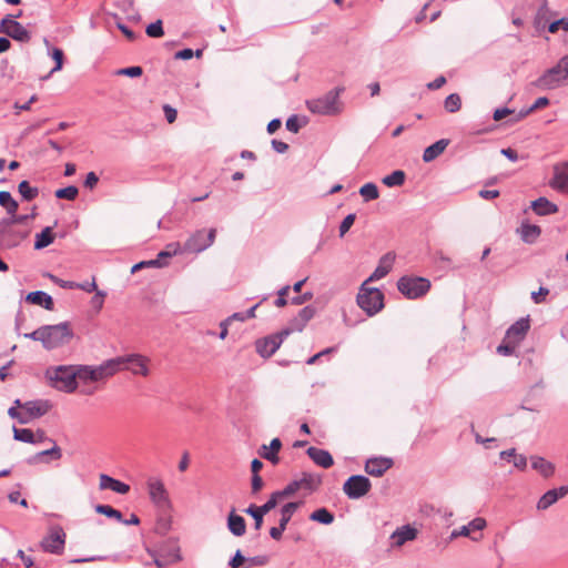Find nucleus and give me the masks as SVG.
<instances>
[{"label":"nucleus","instance_id":"nucleus-5","mask_svg":"<svg viewBox=\"0 0 568 568\" xmlns=\"http://www.w3.org/2000/svg\"><path fill=\"white\" fill-rule=\"evenodd\" d=\"M342 91V88H337L321 98L308 100L306 102L307 109L312 113L321 115H335L341 113L343 103L339 101V94Z\"/></svg>","mask_w":568,"mask_h":568},{"label":"nucleus","instance_id":"nucleus-25","mask_svg":"<svg viewBox=\"0 0 568 568\" xmlns=\"http://www.w3.org/2000/svg\"><path fill=\"white\" fill-rule=\"evenodd\" d=\"M486 527V520L481 517L473 519L468 525L454 529L450 534V539L458 537H469L471 531L483 530Z\"/></svg>","mask_w":568,"mask_h":568},{"label":"nucleus","instance_id":"nucleus-54","mask_svg":"<svg viewBox=\"0 0 568 568\" xmlns=\"http://www.w3.org/2000/svg\"><path fill=\"white\" fill-rule=\"evenodd\" d=\"M517 346V344L505 336L503 343L497 347V352L501 355H511Z\"/></svg>","mask_w":568,"mask_h":568},{"label":"nucleus","instance_id":"nucleus-29","mask_svg":"<svg viewBox=\"0 0 568 568\" xmlns=\"http://www.w3.org/2000/svg\"><path fill=\"white\" fill-rule=\"evenodd\" d=\"M530 463L532 469L538 471L542 477L549 478L555 473V465L540 456H531Z\"/></svg>","mask_w":568,"mask_h":568},{"label":"nucleus","instance_id":"nucleus-41","mask_svg":"<svg viewBox=\"0 0 568 568\" xmlns=\"http://www.w3.org/2000/svg\"><path fill=\"white\" fill-rule=\"evenodd\" d=\"M404 181H405V173L400 170L394 171L393 173H390L389 175H386L383 179V183L389 187L399 186L404 183Z\"/></svg>","mask_w":568,"mask_h":568},{"label":"nucleus","instance_id":"nucleus-8","mask_svg":"<svg viewBox=\"0 0 568 568\" xmlns=\"http://www.w3.org/2000/svg\"><path fill=\"white\" fill-rule=\"evenodd\" d=\"M62 458V449L59 445L38 429V465L59 464Z\"/></svg>","mask_w":568,"mask_h":568},{"label":"nucleus","instance_id":"nucleus-43","mask_svg":"<svg viewBox=\"0 0 568 568\" xmlns=\"http://www.w3.org/2000/svg\"><path fill=\"white\" fill-rule=\"evenodd\" d=\"M79 190L74 185H70L63 189H59L54 192V195L58 199H63L68 201H74L78 197Z\"/></svg>","mask_w":568,"mask_h":568},{"label":"nucleus","instance_id":"nucleus-30","mask_svg":"<svg viewBox=\"0 0 568 568\" xmlns=\"http://www.w3.org/2000/svg\"><path fill=\"white\" fill-rule=\"evenodd\" d=\"M295 480L298 484L300 490L304 489L310 493L317 490L322 484L321 476L311 473H303L302 477Z\"/></svg>","mask_w":568,"mask_h":568},{"label":"nucleus","instance_id":"nucleus-45","mask_svg":"<svg viewBox=\"0 0 568 568\" xmlns=\"http://www.w3.org/2000/svg\"><path fill=\"white\" fill-rule=\"evenodd\" d=\"M94 509L98 514L123 521L122 514L109 505H97Z\"/></svg>","mask_w":568,"mask_h":568},{"label":"nucleus","instance_id":"nucleus-22","mask_svg":"<svg viewBox=\"0 0 568 568\" xmlns=\"http://www.w3.org/2000/svg\"><path fill=\"white\" fill-rule=\"evenodd\" d=\"M568 494V487L562 486L557 489H550L546 491L537 503L538 510H546L552 506L558 499L565 497Z\"/></svg>","mask_w":568,"mask_h":568},{"label":"nucleus","instance_id":"nucleus-28","mask_svg":"<svg viewBox=\"0 0 568 568\" xmlns=\"http://www.w3.org/2000/svg\"><path fill=\"white\" fill-rule=\"evenodd\" d=\"M227 528L236 537L243 536L246 531L245 519L237 515L234 509L227 516Z\"/></svg>","mask_w":568,"mask_h":568},{"label":"nucleus","instance_id":"nucleus-42","mask_svg":"<svg viewBox=\"0 0 568 568\" xmlns=\"http://www.w3.org/2000/svg\"><path fill=\"white\" fill-rule=\"evenodd\" d=\"M300 503H288L283 506L281 509V519L280 523L282 526H286L288 521L291 520L293 514L296 511V509L300 507Z\"/></svg>","mask_w":568,"mask_h":568},{"label":"nucleus","instance_id":"nucleus-7","mask_svg":"<svg viewBox=\"0 0 568 568\" xmlns=\"http://www.w3.org/2000/svg\"><path fill=\"white\" fill-rule=\"evenodd\" d=\"M356 301L368 316H374L384 308V294L378 288L369 287L368 281L361 285Z\"/></svg>","mask_w":568,"mask_h":568},{"label":"nucleus","instance_id":"nucleus-4","mask_svg":"<svg viewBox=\"0 0 568 568\" xmlns=\"http://www.w3.org/2000/svg\"><path fill=\"white\" fill-rule=\"evenodd\" d=\"M564 84H568V55L562 57L555 67L534 82L540 90H554Z\"/></svg>","mask_w":568,"mask_h":568},{"label":"nucleus","instance_id":"nucleus-6","mask_svg":"<svg viewBox=\"0 0 568 568\" xmlns=\"http://www.w3.org/2000/svg\"><path fill=\"white\" fill-rule=\"evenodd\" d=\"M109 363H113L115 365L114 375L124 369L131 372L133 375L143 377H146L150 374V359L141 354H130L109 358Z\"/></svg>","mask_w":568,"mask_h":568},{"label":"nucleus","instance_id":"nucleus-50","mask_svg":"<svg viewBox=\"0 0 568 568\" xmlns=\"http://www.w3.org/2000/svg\"><path fill=\"white\" fill-rule=\"evenodd\" d=\"M38 306L43 307L48 311H53L54 302L49 294L38 291Z\"/></svg>","mask_w":568,"mask_h":568},{"label":"nucleus","instance_id":"nucleus-38","mask_svg":"<svg viewBox=\"0 0 568 568\" xmlns=\"http://www.w3.org/2000/svg\"><path fill=\"white\" fill-rule=\"evenodd\" d=\"M444 109L448 113H456L462 109V98L458 93L449 94L444 101Z\"/></svg>","mask_w":568,"mask_h":568},{"label":"nucleus","instance_id":"nucleus-10","mask_svg":"<svg viewBox=\"0 0 568 568\" xmlns=\"http://www.w3.org/2000/svg\"><path fill=\"white\" fill-rule=\"evenodd\" d=\"M146 490L150 500L160 509H168L171 507V500L168 489L163 480L159 477L151 476L146 479Z\"/></svg>","mask_w":568,"mask_h":568},{"label":"nucleus","instance_id":"nucleus-51","mask_svg":"<svg viewBox=\"0 0 568 568\" xmlns=\"http://www.w3.org/2000/svg\"><path fill=\"white\" fill-rule=\"evenodd\" d=\"M281 501L280 499V495H276L275 493H273L270 497V499L262 506H257V509L263 514H267L268 511H271L272 509H274L277 504Z\"/></svg>","mask_w":568,"mask_h":568},{"label":"nucleus","instance_id":"nucleus-37","mask_svg":"<svg viewBox=\"0 0 568 568\" xmlns=\"http://www.w3.org/2000/svg\"><path fill=\"white\" fill-rule=\"evenodd\" d=\"M55 239V233L53 232V227L47 226L44 227L40 234H38V250L49 246L53 243Z\"/></svg>","mask_w":568,"mask_h":568},{"label":"nucleus","instance_id":"nucleus-57","mask_svg":"<svg viewBox=\"0 0 568 568\" xmlns=\"http://www.w3.org/2000/svg\"><path fill=\"white\" fill-rule=\"evenodd\" d=\"M355 214H348L344 217L339 225V236H344L355 222Z\"/></svg>","mask_w":568,"mask_h":568},{"label":"nucleus","instance_id":"nucleus-27","mask_svg":"<svg viewBox=\"0 0 568 568\" xmlns=\"http://www.w3.org/2000/svg\"><path fill=\"white\" fill-rule=\"evenodd\" d=\"M99 479H100V484H99L100 489H111L121 495H125L130 490L129 485H126L118 479H114L105 474H101Z\"/></svg>","mask_w":568,"mask_h":568},{"label":"nucleus","instance_id":"nucleus-39","mask_svg":"<svg viewBox=\"0 0 568 568\" xmlns=\"http://www.w3.org/2000/svg\"><path fill=\"white\" fill-rule=\"evenodd\" d=\"M310 519L324 525H329L334 521V516L326 508H320L311 514Z\"/></svg>","mask_w":568,"mask_h":568},{"label":"nucleus","instance_id":"nucleus-49","mask_svg":"<svg viewBox=\"0 0 568 568\" xmlns=\"http://www.w3.org/2000/svg\"><path fill=\"white\" fill-rule=\"evenodd\" d=\"M244 511L253 517V520L255 521V529H261L264 515L257 509V506L250 505Z\"/></svg>","mask_w":568,"mask_h":568},{"label":"nucleus","instance_id":"nucleus-36","mask_svg":"<svg viewBox=\"0 0 568 568\" xmlns=\"http://www.w3.org/2000/svg\"><path fill=\"white\" fill-rule=\"evenodd\" d=\"M0 205L3 206L11 215H13L18 210L17 201L7 191H0Z\"/></svg>","mask_w":568,"mask_h":568},{"label":"nucleus","instance_id":"nucleus-48","mask_svg":"<svg viewBox=\"0 0 568 568\" xmlns=\"http://www.w3.org/2000/svg\"><path fill=\"white\" fill-rule=\"evenodd\" d=\"M549 104V100L546 97L538 98L535 103L525 112H520L516 120H521L529 113L542 109Z\"/></svg>","mask_w":568,"mask_h":568},{"label":"nucleus","instance_id":"nucleus-17","mask_svg":"<svg viewBox=\"0 0 568 568\" xmlns=\"http://www.w3.org/2000/svg\"><path fill=\"white\" fill-rule=\"evenodd\" d=\"M0 32L21 41L29 38L24 27L11 18H4L0 22Z\"/></svg>","mask_w":568,"mask_h":568},{"label":"nucleus","instance_id":"nucleus-14","mask_svg":"<svg viewBox=\"0 0 568 568\" xmlns=\"http://www.w3.org/2000/svg\"><path fill=\"white\" fill-rule=\"evenodd\" d=\"M288 335V331L278 335H272L256 342V351L262 357H271L281 346L283 337Z\"/></svg>","mask_w":568,"mask_h":568},{"label":"nucleus","instance_id":"nucleus-60","mask_svg":"<svg viewBox=\"0 0 568 568\" xmlns=\"http://www.w3.org/2000/svg\"><path fill=\"white\" fill-rule=\"evenodd\" d=\"M105 293L98 291L95 295L91 298V305L95 308L97 312H100L103 307Z\"/></svg>","mask_w":568,"mask_h":568},{"label":"nucleus","instance_id":"nucleus-12","mask_svg":"<svg viewBox=\"0 0 568 568\" xmlns=\"http://www.w3.org/2000/svg\"><path fill=\"white\" fill-rule=\"evenodd\" d=\"M372 488L371 480L362 475L351 476L343 485V491L349 499H359Z\"/></svg>","mask_w":568,"mask_h":568},{"label":"nucleus","instance_id":"nucleus-46","mask_svg":"<svg viewBox=\"0 0 568 568\" xmlns=\"http://www.w3.org/2000/svg\"><path fill=\"white\" fill-rule=\"evenodd\" d=\"M165 265H168V262H160V258L142 261L132 266L131 273H136L138 271H140L144 267H163Z\"/></svg>","mask_w":568,"mask_h":568},{"label":"nucleus","instance_id":"nucleus-11","mask_svg":"<svg viewBox=\"0 0 568 568\" xmlns=\"http://www.w3.org/2000/svg\"><path fill=\"white\" fill-rule=\"evenodd\" d=\"M216 236V229H210L207 232L199 230L194 232L184 243V251L189 253H200L210 247Z\"/></svg>","mask_w":568,"mask_h":568},{"label":"nucleus","instance_id":"nucleus-62","mask_svg":"<svg viewBox=\"0 0 568 568\" xmlns=\"http://www.w3.org/2000/svg\"><path fill=\"white\" fill-rule=\"evenodd\" d=\"M549 294V290L546 287H539L537 292L531 293V298L536 304H540L545 302L547 295Z\"/></svg>","mask_w":568,"mask_h":568},{"label":"nucleus","instance_id":"nucleus-59","mask_svg":"<svg viewBox=\"0 0 568 568\" xmlns=\"http://www.w3.org/2000/svg\"><path fill=\"white\" fill-rule=\"evenodd\" d=\"M559 29H564L565 31H568V19L562 18L557 21H554L549 24L548 31L550 33H556Z\"/></svg>","mask_w":568,"mask_h":568},{"label":"nucleus","instance_id":"nucleus-52","mask_svg":"<svg viewBox=\"0 0 568 568\" xmlns=\"http://www.w3.org/2000/svg\"><path fill=\"white\" fill-rule=\"evenodd\" d=\"M146 34L151 38H161L164 34L162 21L158 20L146 27Z\"/></svg>","mask_w":568,"mask_h":568},{"label":"nucleus","instance_id":"nucleus-55","mask_svg":"<svg viewBox=\"0 0 568 568\" xmlns=\"http://www.w3.org/2000/svg\"><path fill=\"white\" fill-rule=\"evenodd\" d=\"M203 54V50L199 49L196 51H193L192 49H183L175 53V59L178 60H189L193 58L194 55L196 58H201Z\"/></svg>","mask_w":568,"mask_h":568},{"label":"nucleus","instance_id":"nucleus-64","mask_svg":"<svg viewBox=\"0 0 568 568\" xmlns=\"http://www.w3.org/2000/svg\"><path fill=\"white\" fill-rule=\"evenodd\" d=\"M301 125L298 123V119L296 115H293L291 118L287 119L286 121V129L293 133H297L298 130H300Z\"/></svg>","mask_w":568,"mask_h":568},{"label":"nucleus","instance_id":"nucleus-35","mask_svg":"<svg viewBox=\"0 0 568 568\" xmlns=\"http://www.w3.org/2000/svg\"><path fill=\"white\" fill-rule=\"evenodd\" d=\"M43 276H48L49 278H51L55 283L60 284L62 287H79V288L84 290V291H87L89 293L93 292V291H97V283H95L94 280L91 283H87V284H74V283H65L63 281H60L55 276H53V275H51L49 273H44Z\"/></svg>","mask_w":568,"mask_h":568},{"label":"nucleus","instance_id":"nucleus-1","mask_svg":"<svg viewBox=\"0 0 568 568\" xmlns=\"http://www.w3.org/2000/svg\"><path fill=\"white\" fill-rule=\"evenodd\" d=\"M115 365L109 359L99 365H75L77 392L91 396L98 390V383H104L114 376Z\"/></svg>","mask_w":568,"mask_h":568},{"label":"nucleus","instance_id":"nucleus-19","mask_svg":"<svg viewBox=\"0 0 568 568\" xmlns=\"http://www.w3.org/2000/svg\"><path fill=\"white\" fill-rule=\"evenodd\" d=\"M393 466V460L385 457L371 458L365 464V471L374 477L383 476Z\"/></svg>","mask_w":568,"mask_h":568},{"label":"nucleus","instance_id":"nucleus-20","mask_svg":"<svg viewBox=\"0 0 568 568\" xmlns=\"http://www.w3.org/2000/svg\"><path fill=\"white\" fill-rule=\"evenodd\" d=\"M17 407L9 409V415L12 418H17L21 424L29 423L36 416V405L33 403H27L21 405L20 400H16Z\"/></svg>","mask_w":568,"mask_h":568},{"label":"nucleus","instance_id":"nucleus-3","mask_svg":"<svg viewBox=\"0 0 568 568\" xmlns=\"http://www.w3.org/2000/svg\"><path fill=\"white\" fill-rule=\"evenodd\" d=\"M47 384L60 392L72 394L77 392L75 365L50 366L44 372Z\"/></svg>","mask_w":568,"mask_h":568},{"label":"nucleus","instance_id":"nucleus-2","mask_svg":"<svg viewBox=\"0 0 568 568\" xmlns=\"http://www.w3.org/2000/svg\"><path fill=\"white\" fill-rule=\"evenodd\" d=\"M74 337V332L69 322L55 325H44L38 328V341L47 349H57L67 346Z\"/></svg>","mask_w":568,"mask_h":568},{"label":"nucleus","instance_id":"nucleus-16","mask_svg":"<svg viewBox=\"0 0 568 568\" xmlns=\"http://www.w3.org/2000/svg\"><path fill=\"white\" fill-rule=\"evenodd\" d=\"M530 328V318L529 316L523 317L515 322L506 332V337L509 338L513 343L519 345L520 342L525 338L528 331Z\"/></svg>","mask_w":568,"mask_h":568},{"label":"nucleus","instance_id":"nucleus-26","mask_svg":"<svg viewBox=\"0 0 568 568\" xmlns=\"http://www.w3.org/2000/svg\"><path fill=\"white\" fill-rule=\"evenodd\" d=\"M307 455L316 465L323 468H329L334 464L332 455L325 449L310 447Z\"/></svg>","mask_w":568,"mask_h":568},{"label":"nucleus","instance_id":"nucleus-24","mask_svg":"<svg viewBox=\"0 0 568 568\" xmlns=\"http://www.w3.org/2000/svg\"><path fill=\"white\" fill-rule=\"evenodd\" d=\"M282 448V442L278 438H273L270 445H262L258 454L262 458L270 460L273 465L278 464V452Z\"/></svg>","mask_w":568,"mask_h":568},{"label":"nucleus","instance_id":"nucleus-56","mask_svg":"<svg viewBox=\"0 0 568 568\" xmlns=\"http://www.w3.org/2000/svg\"><path fill=\"white\" fill-rule=\"evenodd\" d=\"M142 73H143L142 68L138 67V65L119 69L116 71L118 75H126V77H131V78H138V77L142 75Z\"/></svg>","mask_w":568,"mask_h":568},{"label":"nucleus","instance_id":"nucleus-21","mask_svg":"<svg viewBox=\"0 0 568 568\" xmlns=\"http://www.w3.org/2000/svg\"><path fill=\"white\" fill-rule=\"evenodd\" d=\"M550 186L560 192H568V162L555 165Z\"/></svg>","mask_w":568,"mask_h":568},{"label":"nucleus","instance_id":"nucleus-13","mask_svg":"<svg viewBox=\"0 0 568 568\" xmlns=\"http://www.w3.org/2000/svg\"><path fill=\"white\" fill-rule=\"evenodd\" d=\"M65 537L67 535L61 527H52L48 535L43 537L41 547L47 552L61 555L64 549Z\"/></svg>","mask_w":568,"mask_h":568},{"label":"nucleus","instance_id":"nucleus-33","mask_svg":"<svg viewBox=\"0 0 568 568\" xmlns=\"http://www.w3.org/2000/svg\"><path fill=\"white\" fill-rule=\"evenodd\" d=\"M520 237L526 243H534L540 235L541 230L538 225L523 222L518 230Z\"/></svg>","mask_w":568,"mask_h":568},{"label":"nucleus","instance_id":"nucleus-40","mask_svg":"<svg viewBox=\"0 0 568 568\" xmlns=\"http://www.w3.org/2000/svg\"><path fill=\"white\" fill-rule=\"evenodd\" d=\"M315 310L311 306H306L300 311L298 316L295 318L296 328L302 331L306 323L313 318Z\"/></svg>","mask_w":568,"mask_h":568},{"label":"nucleus","instance_id":"nucleus-15","mask_svg":"<svg viewBox=\"0 0 568 568\" xmlns=\"http://www.w3.org/2000/svg\"><path fill=\"white\" fill-rule=\"evenodd\" d=\"M48 58H50L54 62V65L52 68L48 69L45 67V61L41 62L40 71L38 72L41 80L49 79L52 73L60 71L62 69L64 53L59 48H51V49L49 48Z\"/></svg>","mask_w":568,"mask_h":568},{"label":"nucleus","instance_id":"nucleus-23","mask_svg":"<svg viewBox=\"0 0 568 568\" xmlns=\"http://www.w3.org/2000/svg\"><path fill=\"white\" fill-rule=\"evenodd\" d=\"M395 261V256L390 253L385 254L379 263L378 266L375 268V271L372 273V275L366 280L369 282L381 280L385 277L392 270L393 264Z\"/></svg>","mask_w":568,"mask_h":568},{"label":"nucleus","instance_id":"nucleus-63","mask_svg":"<svg viewBox=\"0 0 568 568\" xmlns=\"http://www.w3.org/2000/svg\"><path fill=\"white\" fill-rule=\"evenodd\" d=\"M247 559L242 555L240 550H237L234 557L230 561L231 568H240L243 564H245Z\"/></svg>","mask_w":568,"mask_h":568},{"label":"nucleus","instance_id":"nucleus-31","mask_svg":"<svg viewBox=\"0 0 568 568\" xmlns=\"http://www.w3.org/2000/svg\"><path fill=\"white\" fill-rule=\"evenodd\" d=\"M531 209L540 216L555 214L558 212V206L546 197H539L531 202Z\"/></svg>","mask_w":568,"mask_h":568},{"label":"nucleus","instance_id":"nucleus-58","mask_svg":"<svg viewBox=\"0 0 568 568\" xmlns=\"http://www.w3.org/2000/svg\"><path fill=\"white\" fill-rule=\"evenodd\" d=\"M290 290H291V287L288 285H286L278 291V293H277L278 297L275 301L276 307H284L287 305L286 296L288 295Z\"/></svg>","mask_w":568,"mask_h":568},{"label":"nucleus","instance_id":"nucleus-18","mask_svg":"<svg viewBox=\"0 0 568 568\" xmlns=\"http://www.w3.org/2000/svg\"><path fill=\"white\" fill-rule=\"evenodd\" d=\"M417 529L405 525L397 528L390 536V546L395 548L402 547L405 542L412 541L417 537Z\"/></svg>","mask_w":568,"mask_h":568},{"label":"nucleus","instance_id":"nucleus-9","mask_svg":"<svg viewBox=\"0 0 568 568\" xmlns=\"http://www.w3.org/2000/svg\"><path fill=\"white\" fill-rule=\"evenodd\" d=\"M398 291L408 298H418L430 288V282L424 277L403 276L397 282Z\"/></svg>","mask_w":568,"mask_h":568},{"label":"nucleus","instance_id":"nucleus-44","mask_svg":"<svg viewBox=\"0 0 568 568\" xmlns=\"http://www.w3.org/2000/svg\"><path fill=\"white\" fill-rule=\"evenodd\" d=\"M359 194L365 201L376 200L379 196L377 186L374 183H366L359 189Z\"/></svg>","mask_w":568,"mask_h":568},{"label":"nucleus","instance_id":"nucleus-47","mask_svg":"<svg viewBox=\"0 0 568 568\" xmlns=\"http://www.w3.org/2000/svg\"><path fill=\"white\" fill-rule=\"evenodd\" d=\"M14 439L21 440L24 443H33L34 442V435L31 429L27 428H13Z\"/></svg>","mask_w":568,"mask_h":568},{"label":"nucleus","instance_id":"nucleus-53","mask_svg":"<svg viewBox=\"0 0 568 568\" xmlns=\"http://www.w3.org/2000/svg\"><path fill=\"white\" fill-rule=\"evenodd\" d=\"M298 484L296 480L291 481L284 489L275 491L276 495H280V499L293 496L296 491H298Z\"/></svg>","mask_w":568,"mask_h":568},{"label":"nucleus","instance_id":"nucleus-61","mask_svg":"<svg viewBox=\"0 0 568 568\" xmlns=\"http://www.w3.org/2000/svg\"><path fill=\"white\" fill-rule=\"evenodd\" d=\"M19 192L26 200H31L33 197V191L28 181H22L19 184Z\"/></svg>","mask_w":568,"mask_h":568},{"label":"nucleus","instance_id":"nucleus-32","mask_svg":"<svg viewBox=\"0 0 568 568\" xmlns=\"http://www.w3.org/2000/svg\"><path fill=\"white\" fill-rule=\"evenodd\" d=\"M449 141L442 139L434 144L427 146L423 154L424 162H432L436 158H438L447 148Z\"/></svg>","mask_w":568,"mask_h":568},{"label":"nucleus","instance_id":"nucleus-34","mask_svg":"<svg viewBox=\"0 0 568 568\" xmlns=\"http://www.w3.org/2000/svg\"><path fill=\"white\" fill-rule=\"evenodd\" d=\"M184 252V245L182 246L179 242H172L169 243L165 248L158 254L156 258H160V262H166V258L173 257Z\"/></svg>","mask_w":568,"mask_h":568}]
</instances>
